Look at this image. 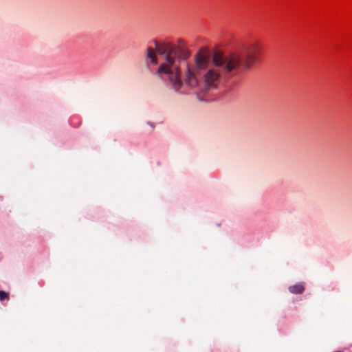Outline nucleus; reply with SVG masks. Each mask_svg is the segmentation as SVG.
<instances>
[{"label": "nucleus", "mask_w": 352, "mask_h": 352, "mask_svg": "<svg viewBox=\"0 0 352 352\" xmlns=\"http://www.w3.org/2000/svg\"><path fill=\"white\" fill-rule=\"evenodd\" d=\"M8 298H9L8 293L0 290V300L8 299Z\"/></svg>", "instance_id": "obj_6"}, {"label": "nucleus", "mask_w": 352, "mask_h": 352, "mask_svg": "<svg viewBox=\"0 0 352 352\" xmlns=\"http://www.w3.org/2000/svg\"><path fill=\"white\" fill-rule=\"evenodd\" d=\"M190 56L186 42L182 39L177 40V44L173 45V56L176 59L177 64L179 65L180 60H187Z\"/></svg>", "instance_id": "obj_3"}, {"label": "nucleus", "mask_w": 352, "mask_h": 352, "mask_svg": "<svg viewBox=\"0 0 352 352\" xmlns=\"http://www.w3.org/2000/svg\"><path fill=\"white\" fill-rule=\"evenodd\" d=\"M262 48L260 43L252 42L226 54L215 52L211 63L207 50L201 48L194 56L193 62L186 64L183 85L192 89L199 88L201 84L205 88L215 89L221 78L249 70L258 60Z\"/></svg>", "instance_id": "obj_1"}, {"label": "nucleus", "mask_w": 352, "mask_h": 352, "mask_svg": "<svg viewBox=\"0 0 352 352\" xmlns=\"http://www.w3.org/2000/svg\"><path fill=\"white\" fill-rule=\"evenodd\" d=\"M305 290V287L302 283H297L289 287V291L294 294H300Z\"/></svg>", "instance_id": "obj_4"}, {"label": "nucleus", "mask_w": 352, "mask_h": 352, "mask_svg": "<svg viewBox=\"0 0 352 352\" xmlns=\"http://www.w3.org/2000/svg\"><path fill=\"white\" fill-rule=\"evenodd\" d=\"M146 57L151 60V63L156 65L157 63V57L154 51L151 47H147Z\"/></svg>", "instance_id": "obj_5"}, {"label": "nucleus", "mask_w": 352, "mask_h": 352, "mask_svg": "<svg viewBox=\"0 0 352 352\" xmlns=\"http://www.w3.org/2000/svg\"><path fill=\"white\" fill-rule=\"evenodd\" d=\"M153 43L157 53L165 55L164 63L160 65L157 74L162 79L167 80L175 91H182L183 81L181 78L180 67L173 56V44L168 42L159 43L156 40L153 41Z\"/></svg>", "instance_id": "obj_2"}]
</instances>
